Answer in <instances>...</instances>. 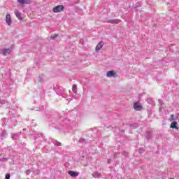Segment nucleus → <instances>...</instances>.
Masks as SVG:
<instances>
[{
    "mask_svg": "<svg viewBox=\"0 0 179 179\" xmlns=\"http://www.w3.org/2000/svg\"><path fill=\"white\" fill-rule=\"evenodd\" d=\"M177 120V117H174V115H171V117L169 118L170 122H174Z\"/></svg>",
    "mask_w": 179,
    "mask_h": 179,
    "instance_id": "14",
    "label": "nucleus"
},
{
    "mask_svg": "<svg viewBox=\"0 0 179 179\" xmlns=\"http://www.w3.org/2000/svg\"><path fill=\"white\" fill-rule=\"evenodd\" d=\"M69 174L71 177H78L79 176V173L75 172L73 171H69Z\"/></svg>",
    "mask_w": 179,
    "mask_h": 179,
    "instance_id": "9",
    "label": "nucleus"
},
{
    "mask_svg": "<svg viewBox=\"0 0 179 179\" xmlns=\"http://www.w3.org/2000/svg\"><path fill=\"white\" fill-rule=\"evenodd\" d=\"M43 80H44V78H43V76H41L38 77V78L36 79V82L38 83H40L43 82Z\"/></svg>",
    "mask_w": 179,
    "mask_h": 179,
    "instance_id": "15",
    "label": "nucleus"
},
{
    "mask_svg": "<svg viewBox=\"0 0 179 179\" xmlns=\"http://www.w3.org/2000/svg\"><path fill=\"white\" fill-rule=\"evenodd\" d=\"M57 37H58V34H55L53 36H50L51 40H55V38H57Z\"/></svg>",
    "mask_w": 179,
    "mask_h": 179,
    "instance_id": "16",
    "label": "nucleus"
},
{
    "mask_svg": "<svg viewBox=\"0 0 179 179\" xmlns=\"http://www.w3.org/2000/svg\"><path fill=\"white\" fill-rule=\"evenodd\" d=\"M31 173V171L30 170H27L26 171L27 176H29Z\"/></svg>",
    "mask_w": 179,
    "mask_h": 179,
    "instance_id": "18",
    "label": "nucleus"
},
{
    "mask_svg": "<svg viewBox=\"0 0 179 179\" xmlns=\"http://www.w3.org/2000/svg\"><path fill=\"white\" fill-rule=\"evenodd\" d=\"M121 20H110L108 21V23H112V24H118V23H120Z\"/></svg>",
    "mask_w": 179,
    "mask_h": 179,
    "instance_id": "12",
    "label": "nucleus"
},
{
    "mask_svg": "<svg viewBox=\"0 0 179 179\" xmlns=\"http://www.w3.org/2000/svg\"><path fill=\"white\" fill-rule=\"evenodd\" d=\"M6 23H7L8 26H10V24H12V17L9 13L6 15Z\"/></svg>",
    "mask_w": 179,
    "mask_h": 179,
    "instance_id": "2",
    "label": "nucleus"
},
{
    "mask_svg": "<svg viewBox=\"0 0 179 179\" xmlns=\"http://www.w3.org/2000/svg\"><path fill=\"white\" fill-rule=\"evenodd\" d=\"M5 179H10V173H7V174L6 175Z\"/></svg>",
    "mask_w": 179,
    "mask_h": 179,
    "instance_id": "17",
    "label": "nucleus"
},
{
    "mask_svg": "<svg viewBox=\"0 0 179 179\" xmlns=\"http://www.w3.org/2000/svg\"><path fill=\"white\" fill-rule=\"evenodd\" d=\"M172 123L170 125V128L172 129H178V127H177V122H171Z\"/></svg>",
    "mask_w": 179,
    "mask_h": 179,
    "instance_id": "10",
    "label": "nucleus"
},
{
    "mask_svg": "<svg viewBox=\"0 0 179 179\" xmlns=\"http://www.w3.org/2000/svg\"><path fill=\"white\" fill-rule=\"evenodd\" d=\"M115 75H117V73L114 71H108L106 73L107 78H115Z\"/></svg>",
    "mask_w": 179,
    "mask_h": 179,
    "instance_id": "7",
    "label": "nucleus"
},
{
    "mask_svg": "<svg viewBox=\"0 0 179 179\" xmlns=\"http://www.w3.org/2000/svg\"><path fill=\"white\" fill-rule=\"evenodd\" d=\"M12 52V49L10 48H7V49H3L1 50V53L3 55H5V57H7V55H9Z\"/></svg>",
    "mask_w": 179,
    "mask_h": 179,
    "instance_id": "4",
    "label": "nucleus"
},
{
    "mask_svg": "<svg viewBox=\"0 0 179 179\" xmlns=\"http://www.w3.org/2000/svg\"><path fill=\"white\" fill-rule=\"evenodd\" d=\"M20 5H29L31 3V0H17Z\"/></svg>",
    "mask_w": 179,
    "mask_h": 179,
    "instance_id": "3",
    "label": "nucleus"
},
{
    "mask_svg": "<svg viewBox=\"0 0 179 179\" xmlns=\"http://www.w3.org/2000/svg\"><path fill=\"white\" fill-rule=\"evenodd\" d=\"M14 13L16 17L18 19V20H23V17L22 16V13H20V11L15 10L14 11Z\"/></svg>",
    "mask_w": 179,
    "mask_h": 179,
    "instance_id": "5",
    "label": "nucleus"
},
{
    "mask_svg": "<svg viewBox=\"0 0 179 179\" xmlns=\"http://www.w3.org/2000/svg\"><path fill=\"white\" fill-rule=\"evenodd\" d=\"M134 110H136V111H141V110H142L143 107L141 103L136 102L134 104Z\"/></svg>",
    "mask_w": 179,
    "mask_h": 179,
    "instance_id": "6",
    "label": "nucleus"
},
{
    "mask_svg": "<svg viewBox=\"0 0 179 179\" xmlns=\"http://www.w3.org/2000/svg\"><path fill=\"white\" fill-rule=\"evenodd\" d=\"M159 103L160 104V106H163V101L162 100H159Z\"/></svg>",
    "mask_w": 179,
    "mask_h": 179,
    "instance_id": "20",
    "label": "nucleus"
},
{
    "mask_svg": "<svg viewBox=\"0 0 179 179\" xmlns=\"http://www.w3.org/2000/svg\"><path fill=\"white\" fill-rule=\"evenodd\" d=\"M63 11H64V6H62V5H59V6H55L52 8L53 13H59Z\"/></svg>",
    "mask_w": 179,
    "mask_h": 179,
    "instance_id": "1",
    "label": "nucleus"
},
{
    "mask_svg": "<svg viewBox=\"0 0 179 179\" xmlns=\"http://www.w3.org/2000/svg\"><path fill=\"white\" fill-rule=\"evenodd\" d=\"M110 162H111V159L108 160V164H110Z\"/></svg>",
    "mask_w": 179,
    "mask_h": 179,
    "instance_id": "21",
    "label": "nucleus"
},
{
    "mask_svg": "<svg viewBox=\"0 0 179 179\" xmlns=\"http://www.w3.org/2000/svg\"><path fill=\"white\" fill-rule=\"evenodd\" d=\"M101 176V173L100 172H97V171L94 172V173L92 174V176L94 178H100Z\"/></svg>",
    "mask_w": 179,
    "mask_h": 179,
    "instance_id": "11",
    "label": "nucleus"
},
{
    "mask_svg": "<svg viewBox=\"0 0 179 179\" xmlns=\"http://www.w3.org/2000/svg\"><path fill=\"white\" fill-rule=\"evenodd\" d=\"M55 145H56V146H61V143L57 141V142L55 143Z\"/></svg>",
    "mask_w": 179,
    "mask_h": 179,
    "instance_id": "19",
    "label": "nucleus"
},
{
    "mask_svg": "<svg viewBox=\"0 0 179 179\" xmlns=\"http://www.w3.org/2000/svg\"><path fill=\"white\" fill-rule=\"evenodd\" d=\"M72 92H73V93H75L76 94V93H78V86L76 85V84H74L72 87Z\"/></svg>",
    "mask_w": 179,
    "mask_h": 179,
    "instance_id": "13",
    "label": "nucleus"
},
{
    "mask_svg": "<svg viewBox=\"0 0 179 179\" xmlns=\"http://www.w3.org/2000/svg\"><path fill=\"white\" fill-rule=\"evenodd\" d=\"M103 45H104V42L100 41V42L97 44V45H96V48H95V51H96V52H98V51H100V50L103 48Z\"/></svg>",
    "mask_w": 179,
    "mask_h": 179,
    "instance_id": "8",
    "label": "nucleus"
},
{
    "mask_svg": "<svg viewBox=\"0 0 179 179\" xmlns=\"http://www.w3.org/2000/svg\"><path fill=\"white\" fill-rule=\"evenodd\" d=\"M170 179H174V178H170Z\"/></svg>",
    "mask_w": 179,
    "mask_h": 179,
    "instance_id": "22",
    "label": "nucleus"
}]
</instances>
